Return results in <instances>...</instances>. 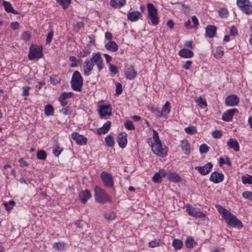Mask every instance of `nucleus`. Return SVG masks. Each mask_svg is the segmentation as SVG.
Instances as JSON below:
<instances>
[{
  "label": "nucleus",
  "mask_w": 252,
  "mask_h": 252,
  "mask_svg": "<svg viewBox=\"0 0 252 252\" xmlns=\"http://www.w3.org/2000/svg\"><path fill=\"white\" fill-rule=\"evenodd\" d=\"M228 10L227 9L222 8L219 11V15L222 18H226L228 16Z\"/></svg>",
  "instance_id": "nucleus-46"
},
{
  "label": "nucleus",
  "mask_w": 252,
  "mask_h": 252,
  "mask_svg": "<svg viewBox=\"0 0 252 252\" xmlns=\"http://www.w3.org/2000/svg\"><path fill=\"white\" fill-rule=\"evenodd\" d=\"M192 62L191 61H187L183 65V68L186 70H189L190 69V66L192 64Z\"/></svg>",
  "instance_id": "nucleus-61"
},
{
  "label": "nucleus",
  "mask_w": 252,
  "mask_h": 252,
  "mask_svg": "<svg viewBox=\"0 0 252 252\" xmlns=\"http://www.w3.org/2000/svg\"><path fill=\"white\" fill-rule=\"evenodd\" d=\"M242 196L244 198L249 199L252 202V192L249 191L244 192Z\"/></svg>",
  "instance_id": "nucleus-51"
},
{
  "label": "nucleus",
  "mask_w": 252,
  "mask_h": 252,
  "mask_svg": "<svg viewBox=\"0 0 252 252\" xmlns=\"http://www.w3.org/2000/svg\"><path fill=\"white\" fill-rule=\"evenodd\" d=\"M153 132L154 144L152 145V151L154 154L159 157H165L167 154V149L162 146L157 131L153 129Z\"/></svg>",
  "instance_id": "nucleus-2"
},
{
  "label": "nucleus",
  "mask_w": 252,
  "mask_h": 252,
  "mask_svg": "<svg viewBox=\"0 0 252 252\" xmlns=\"http://www.w3.org/2000/svg\"><path fill=\"white\" fill-rule=\"evenodd\" d=\"M3 5L4 7L5 10L8 13H11L14 14H18L19 12L18 11L13 9L11 4L8 1L3 0Z\"/></svg>",
  "instance_id": "nucleus-28"
},
{
  "label": "nucleus",
  "mask_w": 252,
  "mask_h": 252,
  "mask_svg": "<svg viewBox=\"0 0 252 252\" xmlns=\"http://www.w3.org/2000/svg\"><path fill=\"white\" fill-rule=\"evenodd\" d=\"M43 56L42 47L40 46H35L30 48L28 55L29 58L31 60L39 59Z\"/></svg>",
  "instance_id": "nucleus-6"
},
{
  "label": "nucleus",
  "mask_w": 252,
  "mask_h": 252,
  "mask_svg": "<svg viewBox=\"0 0 252 252\" xmlns=\"http://www.w3.org/2000/svg\"><path fill=\"white\" fill-rule=\"evenodd\" d=\"M53 248L59 251H63L66 249L65 244L63 242H59L55 243L53 246Z\"/></svg>",
  "instance_id": "nucleus-32"
},
{
  "label": "nucleus",
  "mask_w": 252,
  "mask_h": 252,
  "mask_svg": "<svg viewBox=\"0 0 252 252\" xmlns=\"http://www.w3.org/2000/svg\"><path fill=\"white\" fill-rule=\"evenodd\" d=\"M125 127L126 129L128 130H134L135 127L133 125L132 122L130 120H127L124 124Z\"/></svg>",
  "instance_id": "nucleus-45"
},
{
  "label": "nucleus",
  "mask_w": 252,
  "mask_h": 252,
  "mask_svg": "<svg viewBox=\"0 0 252 252\" xmlns=\"http://www.w3.org/2000/svg\"><path fill=\"white\" fill-rule=\"evenodd\" d=\"M181 147L182 151L186 155H189L190 153V145L189 143L186 140L181 141Z\"/></svg>",
  "instance_id": "nucleus-23"
},
{
  "label": "nucleus",
  "mask_w": 252,
  "mask_h": 252,
  "mask_svg": "<svg viewBox=\"0 0 252 252\" xmlns=\"http://www.w3.org/2000/svg\"><path fill=\"white\" fill-rule=\"evenodd\" d=\"M100 177L106 187H112L113 186V179L112 175L105 171L100 174Z\"/></svg>",
  "instance_id": "nucleus-8"
},
{
  "label": "nucleus",
  "mask_w": 252,
  "mask_h": 252,
  "mask_svg": "<svg viewBox=\"0 0 252 252\" xmlns=\"http://www.w3.org/2000/svg\"><path fill=\"white\" fill-rule=\"evenodd\" d=\"M191 20H192V21L193 23V28H195L196 27V26L198 25L199 23H198V19L196 17V16H192L191 17Z\"/></svg>",
  "instance_id": "nucleus-63"
},
{
  "label": "nucleus",
  "mask_w": 252,
  "mask_h": 252,
  "mask_svg": "<svg viewBox=\"0 0 252 252\" xmlns=\"http://www.w3.org/2000/svg\"><path fill=\"white\" fill-rule=\"evenodd\" d=\"M91 193L88 189H85L79 194L80 199L83 204H85L88 200L91 197Z\"/></svg>",
  "instance_id": "nucleus-21"
},
{
  "label": "nucleus",
  "mask_w": 252,
  "mask_h": 252,
  "mask_svg": "<svg viewBox=\"0 0 252 252\" xmlns=\"http://www.w3.org/2000/svg\"><path fill=\"white\" fill-rule=\"evenodd\" d=\"M208 147L205 144H202L200 146L199 151L201 154L206 153L208 151Z\"/></svg>",
  "instance_id": "nucleus-52"
},
{
  "label": "nucleus",
  "mask_w": 252,
  "mask_h": 252,
  "mask_svg": "<svg viewBox=\"0 0 252 252\" xmlns=\"http://www.w3.org/2000/svg\"><path fill=\"white\" fill-rule=\"evenodd\" d=\"M212 167V163L211 162H208L204 166H196L194 169L197 170L200 174L202 175H206L210 172Z\"/></svg>",
  "instance_id": "nucleus-9"
},
{
  "label": "nucleus",
  "mask_w": 252,
  "mask_h": 252,
  "mask_svg": "<svg viewBox=\"0 0 252 252\" xmlns=\"http://www.w3.org/2000/svg\"><path fill=\"white\" fill-rule=\"evenodd\" d=\"M112 108L110 105H101L99 110V114L101 118H104L105 116H111L112 114Z\"/></svg>",
  "instance_id": "nucleus-12"
},
{
  "label": "nucleus",
  "mask_w": 252,
  "mask_h": 252,
  "mask_svg": "<svg viewBox=\"0 0 252 252\" xmlns=\"http://www.w3.org/2000/svg\"><path fill=\"white\" fill-rule=\"evenodd\" d=\"M19 162L22 167H27L29 165L28 162L25 160L23 158H20L19 160Z\"/></svg>",
  "instance_id": "nucleus-64"
},
{
  "label": "nucleus",
  "mask_w": 252,
  "mask_h": 252,
  "mask_svg": "<svg viewBox=\"0 0 252 252\" xmlns=\"http://www.w3.org/2000/svg\"><path fill=\"white\" fill-rule=\"evenodd\" d=\"M3 204L6 210L9 211L12 209V207L15 205V202L13 200H10L8 203L5 202Z\"/></svg>",
  "instance_id": "nucleus-49"
},
{
  "label": "nucleus",
  "mask_w": 252,
  "mask_h": 252,
  "mask_svg": "<svg viewBox=\"0 0 252 252\" xmlns=\"http://www.w3.org/2000/svg\"><path fill=\"white\" fill-rule=\"evenodd\" d=\"M242 182L244 184H252V176L249 175H246L242 177Z\"/></svg>",
  "instance_id": "nucleus-38"
},
{
  "label": "nucleus",
  "mask_w": 252,
  "mask_h": 252,
  "mask_svg": "<svg viewBox=\"0 0 252 252\" xmlns=\"http://www.w3.org/2000/svg\"><path fill=\"white\" fill-rule=\"evenodd\" d=\"M105 142L106 145L110 147H113L115 143L113 136L110 135H108L105 138Z\"/></svg>",
  "instance_id": "nucleus-39"
},
{
  "label": "nucleus",
  "mask_w": 252,
  "mask_h": 252,
  "mask_svg": "<svg viewBox=\"0 0 252 252\" xmlns=\"http://www.w3.org/2000/svg\"><path fill=\"white\" fill-rule=\"evenodd\" d=\"M217 28L215 26L209 25L206 28V35L209 38L214 37L216 34Z\"/></svg>",
  "instance_id": "nucleus-22"
},
{
  "label": "nucleus",
  "mask_w": 252,
  "mask_h": 252,
  "mask_svg": "<svg viewBox=\"0 0 252 252\" xmlns=\"http://www.w3.org/2000/svg\"><path fill=\"white\" fill-rule=\"evenodd\" d=\"M136 72L132 66L128 67L125 71V76L128 80L134 79L136 76Z\"/></svg>",
  "instance_id": "nucleus-19"
},
{
  "label": "nucleus",
  "mask_w": 252,
  "mask_h": 252,
  "mask_svg": "<svg viewBox=\"0 0 252 252\" xmlns=\"http://www.w3.org/2000/svg\"><path fill=\"white\" fill-rule=\"evenodd\" d=\"M126 3V0H111L110 4L114 8L120 7Z\"/></svg>",
  "instance_id": "nucleus-31"
},
{
  "label": "nucleus",
  "mask_w": 252,
  "mask_h": 252,
  "mask_svg": "<svg viewBox=\"0 0 252 252\" xmlns=\"http://www.w3.org/2000/svg\"><path fill=\"white\" fill-rule=\"evenodd\" d=\"M185 131L190 134H193L197 132L196 128L195 126H189L185 128Z\"/></svg>",
  "instance_id": "nucleus-43"
},
{
  "label": "nucleus",
  "mask_w": 252,
  "mask_h": 252,
  "mask_svg": "<svg viewBox=\"0 0 252 252\" xmlns=\"http://www.w3.org/2000/svg\"><path fill=\"white\" fill-rule=\"evenodd\" d=\"M119 146L121 148H124L127 144V134L126 133H120L117 138Z\"/></svg>",
  "instance_id": "nucleus-17"
},
{
  "label": "nucleus",
  "mask_w": 252,
  "mask_h": 252,
  "mask_svg": "<svg viewBox=\"0 0 252 252\" xmlns=\"http://www.w3.org/2000/svg\"><path fill=\"white\" fill-rule=\"evenodd\" d=\"M45 113L46 116H51L54 114V109L51 105L48 104L45 107Z\"/></svg>",
  "instance_id": "nucleus-40"
},
{
  "label": "nucleus",
  "mask_w": 252,
  "mask_h": 252,
  "mask_svg": "<svg viewBox=\"0 0 252 252\" xmlns=\"http://www.w3.org/2000/svg\"><path fill=\"white\" fill-rule=\"evenodd\" d=\"M111 126L110 121H107L102 127L97 129V133L99 135L106 133L109 130Z\"/></svg>",
  "instance_id": "nucleus-24"
},
{
  "label": "nucleus",
  "mask_w": 252,
  "mask_h": 252,
  "mask_svg": "<svg viewBox=\"0 0 252 252\" xmlns=\"http://www.w3.org/2000/svg\"><path fill=\"white\" fill-rule=\"evenodd\" d=\"M161 177L159 175L158 172H156L155 173L153 177V181L154 182L156 183H160L162 182Z\"/></svg>",
  "instance_id": "nucleus-47"
},
{
  "label": "nucleus",
  "mask_w": 252,
  "mask_h": 252,
  "mask_svg": "<svg viewBox=\"0 0 252 252\" xmlns=\"http://www.w3.org/2000/svg\"><path fill=\"white\" fill-rule=\"evenodd\" d=\"M248 3H250L249 0H237V5L239 8Z\"/></svg>",
  "instance_id": "nucleus-50"
},
{
  "label": "nucleus",
  "mask_w": 252,
  "mask_h": 252,
  "mask_svg": "<svg viewBox=\"0 0 252 252\" xmlns=\"http://www.w3.org/2000/svg\"><path fill=\"white\" fill-rule=\"evenodd\" d=\"M84 73L86 76H89L91 74V71L94 66L92 60H87L84 62Z\"/></svg>",
  "instance_id": "nucleus-14"
},
{
  "label": "nucleus",
  "mask_w": 252,
  "mask_h": 252,
  "mask_svg": "<svg viewBox=\"0 0 252 252\" xmlns=\"http://www.w3.org/2000/svg\"><path fill=\"white\" fill-rule=\"evenodd\" d=\"M147 8L149 18L153 25H157L158 23L157 9L152 3H148Z\"/></svg>",
  "instance_id": "nucleus-5"
},
{
  "label": "nucleus",
  "mask_w": 252,
  "mask_h": 252,
  "mask_svg": "<svg viewBox=\"0 0 252 252\" xmlns=\"http://www.w3.org/2000/svg\"><path fill=\"white\" fill-rule=\"evenodd\" d=\"M224 52L221 50L220 47H218L216 50L215 53L214 54V56L216 58H220L223 56Z\"/></svg>",
  "instance_id": "nucleus-44"
},
{
  "label": "nucleus",
  "mask_w": 252,
  "mask_h": 252,
  "mask_svg": "<svg viewBox=\"0 0 252 252\" xmlns=\"http://www.w3.org/2000/svg\"><path fill=\"white\" fill-rule=\"evenodd\" d=\"M186 211L188 214L193 217L203 218L205 217V214L200 211L198 209L193 207L190 205H187L186 207Z\"/></svg>",
  "instance_id": "nucleus-7"
},
{
  "label": "nucleus",
  "mask_w": 252,
  "mask_h": 252,
  "mask_svg": "<svg viewBox=\"0 0 252 252\" xmlns=\"http://www.w3.org/2000/svg\"><path fill=\"white\" fill-rule=\"evenodd\" d=\"M106 49L112 52L117 51L118 49V46L114 41H110L106 43L105 46Z\"/></svg>",
  "instance_id": "nucleus-29"
},
{
  "label": "nucleus",
  "mask_w": 252,
  "mask_h": 252,
  "mask_svg": "<svg viewBox=\"0 0 252 252\" xmlns=\"http://www.w3.org/2000/svg\"><path fill=\"white\" fill-rule=\"evenodd\" d=\"M178 54L181 57L184 58H190L194 55L192 51L187 48L182 49L179 51Z\"/></svg>",
  "instance_id": "nucleus-25"
},
{
  "label": "nucleus",
  "mask_w": 252,
  "mask_h": 252,
  "mask_svg": "<svg viewBox=\"0 0 252 252\" xmlns=\"http://www.w3.org/2000/svg\"><path fill=\"white\" fill-rule=\"evenodd\" d=\"M172 245L175 250H180L182 248L183 243L181 240L174 239L173 240Z\"/></svg>",
  "instance_id": "nucleus-35"
},
{
  "label": "nucleus",
  "mask_w": 252,
  "mask_h": 252,
  "mask_svg": "<svg viewBox=\"0 0 252 252\" xmlns=\"http://www.w3.org/2000/svg\"><path fill=\"white\" fill-rule=\"evenodd\" d=\"M223 179V174L217 171L213 172L211 174L210 178V181L216 184L221 182Z\"/></svg>",
  "instance_id": "nucleus-13"
},
{
  "label": "nucleus",
  "mask_w": 252,
  "mask_h": 252,
  "mask_svg": "<svg viewBox=\"0 0 252 252\" xmlns=\"http://www.w3.org/2000/svg\"><path fill=\"white\" fill-rule=\"evenodd\" d=\"M71 137L77 144L80 145L86 144L87 142V138L86 137L82 135L79 134L77 132L72 133Z\"/></svg>",
  "instance_id": "nucleus-15"
},
{
  "label": "nucleus",
  "mask_w": 252,
  "mask_h": 252,
  "mask_svg": "<svg viewBox=\"0 0 252 252\" xmlns=\"http://www.w3.org/2000/svg\"><path fill=\"white\" fill-rule=\"evenodd\" d=\"M103 217L106 220L109 221L114 220L116 215L114 212L110 211L105 213L103 215Z\"/></svg>",
  "instance_id": "nucleus-34"
},
{
  "label": "nucleus",
  "mask_w": 252,
  "mask_h": 252,
  "mask_svg": "<svg viewBox=\"0 0 252 252\" xmlns=\"http://www.w3.org/2000/svg\"><path fill=\"white\" fill-rule=\"evenodd\" d=\"M90 53V50L89 49H86L83 50L82 52L80 53V57L82 58H84L87 56Z\"/></svg>",
  "instance_id": "nucleus-60"
},
{
  "label": "nucleus",
  "mask_w": 252,
  "mask_h": 252,
  "mask_svg": "<svg viewBox=\"0 0 252 252\" xmlns=\"http://www.w3.org/2000/svg\"><path fill=\"white\" fill-rule=\"evenodd\" d=\"M170 103L167 101L161 109V116L162 117H166L170 111Z\"/></svg>",
  "instance_id": "nucleus-30"
},
{
  "label": "nucleus",
  "mask_w": 252,
  "mask_h": 252,
  "mask_svg": "<svg viewBox=\"0 0 252 252\" xmlns=\"http://www.w3.org/2000/svg\"><path fill=\"white\" fill-rule=\"evenodd\" d=\"M62 151L63 149L62 148H60L58 146L56 145L53 149V152L55 156L58 157Z\"/></svg>",
  "instance_id": "nucleus-48"
},
{
  "label": "nucleus",
  "mask_w": 252,
  "mask_h": 252,
  "mask_svg": "<svg viewBox=\"0 0 252 252\" xmlns=\"http://www.w3.org/2000/svg\"><path fill=\"white\" fill-rule=\"evenodd\" d=\"M167 179L175 183H179L182 181L181 178L174 172H168Z\"/></svg>",
  "instance_id": "nucleus-26"
},
{
  "label": "nucleus",
  "mask_w": 252,
  "mask_h": 252,
  "mask_svg": "<svg viewBox=\"0 0 252 252\" xmlns=\"http://www.w3.org/2000/svg\"><path fill=\"white\" fill-rule=\"evenodd\" d=\"M10 27L11 29L14 30H16L19 29L20 25L17 22H13L10 23Z\"/></svg>",
  "instance_id": "nucleus-56"
},
{
  "label": "nucleus",
  "mask_w": 252,
  "mask_h": 252,
  "mask_svg": "<svg viewBox=\"0 0 252 252\" xmlns=\"http://www.w3.org/2000/svg\"><path fill=\"white\" fill-rule=\"evenodd\" d=\"M93 61V63H95L98 67L99 71H100L103 67L102 60L99 53H94L92 56V58L90 59Z\"/></svg>",
  "instance_id": "nucleus-11"
},
{
  "label": "nucleus",
  "mask_w": 252,
  "mask_h": 252,
  "mask_svg": "<svg viewBox=\"0 0 252 252\" xmlns=\"http://www.w3.org/2000/svg\"><path fill=\"white\" fill-rule=\"evenodd\" d=\"M236 108L229 109L223 113L222 116V120L225 122H229L232 119L234 113L237 112Z\"/></svg>",
  "instance_id": "nucleus-16"
},
{
  "label": "nucleus",
  "mask_w": 252,
  "mask_h": 252,
  "mask_svg": "<svg viewBox=\"0 0 252 252\" xmlns=\"http://www.w3.org/2000/svg\"><path fill=\"white\" fill-rule=\"evenodd\" d=\"M195 242L194 239L191 237H188L186 239L185 241V245L189 249H191L193 247Z\"/></svg>",
  "instance_id": "nucleus-37"
},
{
  "label": "nucleus",
  "mask_w": 252,
  "mask_h": 252,
  "mask_svg": "<svg viewBox=\"0 0 252 252\" xmlns=\"http://www.w3.org/2000/svg\"><path fill=\"white\" fill-rule=\"evenodd\" d=\"M94 196L95 201L98 203H105L107 202H111L110 196L105 191L98 186L94 189Z\"/></svg>",
  "instance_id": "nucleus-4"
},
{
  "label": "nucleus",
  "mask_w": 252,
  "mask_h": 252,
  "mask_svg": "<svg viewBox=\"0 0 252 252\" xmlns=\"http://www.w3.org/2000/svg\"><path fill=\"white\" fill-rule=\"evenodd\" d=\"M230 34L232 36H236L238 34V31L234 26H232L230 31Z\"/></svg>",
  "instance_id": "nucleus-57"
},
{
  "label": "nucleus",
  "mask_w": 252,
  "mask_h": 252,
  "mask_svg": "<svg viewBox=\"0 0 252 252\" xmlns=\"http://www.w3.org/2000/svg\"><path fill=\"white\" fill-rule=\"evenodd\" d=\"M195 102L198 104L199 107L204 109L207 107V103L205 100H203L201 97H197L195 99Z\"/></svg>",
  "instance_id": "nucleus-36"
},
{
  "label": "nucleus",
  "mask_w": 252,
  "mask_h": 252,
  "mask_svg": "<svg viewBox=\"0 0 252 252\" xmlns=\"http://www.w3.org/2000/svg\"><path fill=\"white\" fill-rule=\"evenodd\" d=\"M158 173V174H159V175L160 176V177L161 178L165 177H167L168 173H166L165 170L163 169H159Z\"/></svg>",
  "instance_id": "nucleus-62"
},
{
  "label": "nucleus",
  "mask_w": 252,
  "mask_h": 252,
  "mask_svg": "<svg viewBox=\"0 0 252 252\" xmlns=\"http://www.w3.org/2000/svg\"><path fill=\"white\" fill-rule=\"evenodd\" d=\"M141 16V12L137 11L129 12L127 15V19L131 22L137 21Z\"/></svg>",
  "instance_id": "nucleus-20"
},
{
  "label": "nucleus",
  "mask_w": 252,
  "mask_h": 252,
  "mask_svg": "<svg viewBox=\"0 0 252 252\" xmlns=\"http://www.w3.org/2000/svg\"><path fill=\"white\" fill-rule=\"evenodd\" d=\"M109 70L114 74L117 73L118 71L117 66L112 64H109Z\"/></svg>",
  "instance_id": "nucleus-58"
},
{
  "label": "nucleus",
  "mask_w": 252,
  "mask_h": 252,
  "mask_svg": "<svg viewBox=\"0 0 252 252\" xmlns=\"http://www.w3.org/2000/svg\"><path fill=\"white\" fill-rule=\"evenodd\" d=\"M64 9L68 7L70 3L71 0H56Z\"/></svg>",
  "instance_id": "nucleus-41"
},
{
  "label": "nucleus",
  "mask_w": 252,
  "mask_h": 252,
  "mask_svg": "<svg viewBox=\"0 0 252 252\" xmlns=\"http://www.w3.org/2000/svg\"><path fill=\"white\" fill-rule=\"evenodd\" d=\"M31 87L29 86H24L22 88L23 93L22 96H28L29 95V90L31 89Z\"/></svg>",
  "instance_id": "nucleus-54"
},
{
  "label": "nucleus",
  "mask_w": 252,
  "mask_h": 252,
  "mask_svg": "<svg viewBox=\"0 0 252 252\" xmlns=\"http://www.w3.org/2000/svg\"><path fill=\"white\" fill-rule=\"evenodd\" d=\"M53 36V32L51 31L47 35L46 39V44H49L51 42Z\"/></svg>",
  "instance_id": "nucleus-55"
},
{
  "label": "nucleus",
  "mask_w": 252,
  "mask_h": 252,
  "mask_svg": "<svg viewBox=\"0 0 252 252\" xmlns=\"http://www.w3.org/2000/svg\"><path fill=\"white\" fill-rule=\"evenodd\" d=\"M83 79L78 71H75L72 74L70 84L74 91L80 92L83 86Z\"/></svg>",
  "instance_id": "nucleus-3"
},
{
  "label": "nucleus",
  "mask_w": 252,
  "mask_h": 252,
  "mask_svg": "<svg viewBox=\"0 0 252 252\" xmlns=\"http://www.w3.org/2000/svg\"><path fill=\"white\" fill-rule=\"evenodd\" d=\"M218 211L222 217L225 220L226 223L228 225L231 227H236L239 229L243 227V224L242 222L230 211L221 206L219 207Z\"/></svg>",
  "instance_id": "nucleus-1"
},
{
  "label": "nucleus",
  "mask_w": 252,
  "mask_h": 252,
  "mask_svg": "<svg viewBox=\"0 0 252 252\" xmlns=\"http://www.w3.org/2000/svg\"><path fill=\"white\" fill-rule=\"evenodd\" d=\"M73 96V93L72 92L63 93L60 96L59 100L60 101L61 104L63 106H65L67 104V101L66 99L68 98H70Z\"/></svg>",
  "instance_id": "nucleus-18"
},
{
  "label": "nucleus",
  "mask_w": 252,
  "mask_h": 252,
  "mask_svg": "<svg viewBox=\"0 0 252 252\" xmlns=\"http://www.w3.org/2000/svg\"><path fill=\"white\" fill-rule=\"evenodd\" d=\"M212 136L215 138H220L222 136L221 132L219 130H215L212 132Z\"/></svg>",
  "instance_id": "nucleus-53"
},
{
  "label": "nucleus",
  "mask_w": 252,
  "mask_h": 252,
  "mask_svg": "<svg viewBox=\"0 0 252 252\" xmlns=\"http://www.w3.org/2000/svg\"><path fill=\"white\" fill-rule=\"evenodd\" d=\"M239 102V97L234 94L228 96L225 100L226 105L228 106H236Z\"/></svg>",
  "instance_id": "nucleus-10"
},
{
  "label": "nucleus",
  "mask_w": 252,
  "mask_h": 252,
  "mask_svg": "<svg viewBox=\"0 0 252 252\" xmlns=\"http://www.w3.org/2000/svg\"><path fill=\"white\" fill-rule=\"evenodd\" d=\"M251 3H248V4L245 5L243 7H241L240 9L245 13L247 14H252V4H250Z\"/></svg>",
  "instance_id": "nucleus-33"
},
{
  "label": "nucleus",
  "mask_w": 252,
  "mask_h": 252,
  "mask_svg": "<svg viewBox=\"0 0 252 252\" xmlns=\"http://www.w3.org/2000/svg\"><path fill=\"white\" fill-rule=\"evenodd\" d=\"M227 144L235 152L239 151V144L236 140L233 138H229L227 141Z\"/></svg>",
  "instance_id": "nucleus-27"
},
{
  "label": "nucleus",
  "mask_w": 252,
  "mask_h": 252,
  "mask_svg": "<svg viewBox=\"0 0 252 252\" xmlns=\"http://www.w3.org/2000/svg\"><path fill=\"white\" fill-rule=\"evenodd\" d=\"M37 157L40 160H45L47 157V154L44 150H40L37 153Z\"/></svg>",
  "instance_id": "nucleus-42"
},
{
  "label": "nucleus",
  "mask_w": 252,
  "mask_h": 252,
  "mask_svg": "<svg viewBox=\"0 0 252 252\" xmlns=\"http://www.w3.org/2000/svg\"><path fill=\"white\" fill-rule=\"evenodd\" d=\"M123 91L122 86L120 83H118L116 85V93L117 94H120Z\"/></svg>",
  "instance_id": "nucleus-59"
}]
</instances>
